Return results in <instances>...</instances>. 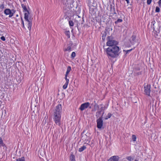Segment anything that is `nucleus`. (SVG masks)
I'll return each instance as SVG.
<instances>
[{
    "label": "nucleus",
    "instance_id": "14",
    "mask_svg": "<svg viewBox=\"0 0 161 161\" xmlns=\"http://www.w3.org/2000/svg\"><path fill=\"white\" fill-rule=\"evenodd\" d=\"M86 146H84V145L83 146H82V147L80 148L79 149L78 151L80 152H82L83 151H84V150H85V149H86Z\"/></svg>",
    "mask_w": 161,
    "mask_h": 161
},
{
    "label": "nucleus",
    "instance_id": "27",
    "mask_svg": "<svg viewBox=\"0 0 161 161\" xmlns=\"http://www.w3.org/2000/svg\"><path fill=\"white\" fill-rule=\"evenodd\" d=\"M69 24L70 26H72L74 25V23L71 20H70L69 21Z\"/></svg>",
    "mask_w": 161,
    "mask_h": 161
},
{
    "label": "nucleus",
    "instance_id": "37",
    "mask_svg": "<svg viewBox=\"0 0 161 161\" xmlns=\"http://www.w3.org/2000/svg\"><path fill=\"white\" fill-rule=\"evenodd\" d=\"M155 23V21H153L152 22H151L152 24H153V25H154V24Z\"/></svg>",
    "mask_w": 161,
    "mask_h": 161
},
{
    "label": "nucleus",
    "instance_id": "18",
    "mask_svg": "<svg viewBox=\"0 0 161 161\" xmlns=\"http://www.w3.org/2000/svg\"><path fill=\"white\" fill-rule=\"evenodd\" d=\"M4 145L2 138L0 137V147L3 146Z\"/></svg>",
    "mask_w": 161,
    "mask_h": 161
},
{
    "label": "nucleus",
    "instance_id": "4",
    "mask_svg": "<svg viewBox=\"0 0 161 161\" xmlns=\"http://www.w3.org/2000/svg\"><path fill=\"white\" fill-rule=\"evenodd\" d=\"M15 12L16 10L14 9L10 10L9 8H6L4 10V13L6 15H9V17L11 18L14 15Z\"/></svg>",
    "mask_w": 161,
    "mask_h": 161
},
{
    "label": "nucleus",
    "instance_id": "2",
    "mask_svg": "<svg viewBox=\"0 0 161 161\" xmlns=\"http://www.w3.org/2000/svg\"><path fill=\"white\" fill-rule=\"evenodd\" d=\"M62 112V107L60 104L56 106L53 111V119L56 124L59 126L61 125Z\"/></svg>",
    "mask_w": 161,
    "mask_h": 161
},
{
    "label": "nucleus",
    "instance_id": "9",
    "mask_svg": "<svg viewBox=\"0 0 161 161\" xmlns=\"http://www.w3.org/2000/svg\"><path fill=\"white\" fill-rule=\"evenodd\" d=\"M90 103L89 102H86L81 104L79 108L81 111H83L85 109L88 108L89 106Z\"/></svg>",
    "mask_w": 161,
    "mask_h": 161
},
{
    "label": "nucleus",
    "instance_id": "16",
    "mask_svg": "<svg viewBox=\"0 0 161 161\" xmlns=\"http://www.w3.org/2000/svg\"><path fill=\"white\" fill-rule=\"evenodd\" d=\"M71 70V68L70 66H69L67 67V70L66 73L65 75H68L69 73L70 72Z\"/></svg>",
    "mask_w": 161,
    "mask_h": 161
},
{
    "label": "nucleus",
    "instance_id": "23",
    "mask_svg": "<svg viewBox=\"0 0 161 161\" xmlns=\"http://www.w3.org/2000/svg\"><path fill=\"white\" fill-rule=\"evenodd\" d=\"M132 49L128 50H123V52H125L126 53L125 55H126V54H127L128 53H129L130 52L132 51Z\"/></svg>",
    "mask_w": 161,
    "mask_h": 161
},
{
    "label": "nucleus",
    "instance_id": "11",
    "mask_svg": "<svg viewBox=\"0 0 161 161\" xmlns=\"http://www.w3.org/2000/svg\"><path fill=\"white\" fill-rule=\"evenodd\" d=\"M119 158L118 156H114L111 157L108 161H118Z\"/></svg>",
    "mask_w": 161,
    "mask_h": 161
},
{
    "label": "nucleus",
    "instance_id": "26",
    "mask_svg": "<svg viewBox=\"0 0 161 161\" xmlns=\"http://www.w3.org/2000/svg\"><path fill=\"white\" fill-rule=\"evenodd\" d=\"M21 24L22 25V26L23 28H25L24 22L22 17H21Z\"/></svg>",
    "mask_w": 161,
    "mask_h": 161
},
{
    "label": "nucleus",
    "instance_id": "42",
    "mask_svg": "<svg viewBox=\"0 0 161 161\" xmlns=\"http://www.w3.org/2000/svg\"><path fill=\"white\" fill-rule=\"evenodd\" d=\"M103 36H103H103H102L103 39Z\"/></svg>",
    "mask_w": 161,
    "mask_h": 161
},
{
    "label": "nucleus",
    "instance_id": "22",
    "mask_svg": "<svg viewBox=\"0 0 161 161\" xmlns=\"http://www.w3.org/2000/svg\"><path fill=\"white\" fill-rule=\"evenodd\" d=\"M132 137L133 141L135 142L136 141V137L135 135H132Z\"/></svg>",
    "mask_w": 161,
    "mask_h": 161
},
{
    "label": "nucleus",
    "instance_id": "1",
    "mask_svg": "<svg viewBox=\"0 0 161 161\" xmlns=\"http://www.w3.org/2000/svg\"><path fill=\"white\" fill-rule=\"evenodd\" d=\"M120 50L119 47L117 46L109 47L104 49L105 53L109 59L114 58L118 57L120 53Z\"/></svg>",
    "mask_w": 161,
    "mask_h": 161
},
{
    "label": "nucleus",
    "instance_id": "12",
    "mask_svg": "<svg viewBox=\"0 0 161 161\" xmlns=\"http://www.w3.org/2000/svg\"><path fill=\"white\" fill-rule=\"evenodd\" d=\"M136 36L134 35H133L131 37L130 42L132 44H134L136 42Z\"/></svg>",
    "mask_w": 161,
    "mask_h": 161
},
{
    "label": "nucleus",
    "instance_id": "20",
    "mask_svg": "<svg viewBox=\"0 0 161 161\" xmlns=\"http://www.w3.org/2000/svg\"><path fill=\"white\" fill-rule=\"evenodd\" d=\"M69 84L68 82H65V84L63 86V88L64 89H66L68 86V84Z\"/></svg>",
    "mask_w": 161,
    "mask_h": 161
},
{
    "label": "nucleus",
    "instance_id": "30",
    "mask_svg": "<svg viewBox=\"0 0 161 161\" xmlns=\"http://www.w3.org/2000/svg\"><path fill=\"white\" fill-rule=\"evenodd\" d=\"M4 8V6L3 3L1 4L0 5V8L3 9Z\"/></svg>",
    "mask_w": 161,
    "mask_h": 161
},
{
    "label": "nucleus",
    "instance_id": "43",
    "mask_svg": "<svg viewBox=\"0 0 161 161\" xmlns=\"http://www.w3.org/2000/svg\"><path fill=\"white\" fill-rule=\"evenodd\" d=\"M103 36H103H103H102L103 39Z\"/></svg>",
    "mask_w": 161,
    "mask_h": 161
},
{
    "label": "nucleus",
    "instance_id": "44",
    "mask_svg": "<svg viewBox=\"0 0 161 161\" xmlns=\"http://www.w3.org/2000/svg\"><path fill=\"white\" fill-rule=\"evenodd\" d=\"M16 17H18V14H17V15H16Z\"/></svg>",
    "mask_w": 161,
    "mask_h": 161
},
{
    "label": "nucleus",
    "instance_id": "33",
    "mask_svg": "<svg viewBox=\"0 0 161 161\" xmlns=\"http://www.w3.org/2000/svg\"><path fill=\"white\" fill-rule=\"evenodd\" d=\"M111 116H112L111 114L110 113H108V114L107 116H108V118H109L111 117Z\"/></svg>",
    "mask_w": 161,
    "mask_h": 161
},
{
    "label": "nucleus",
    "instance_id": "41",
    "mask_svg": "<svg viewBox=\"0 0 161 161\" xmlns=\"http://www.w3.org/2000/svg\"><path fill=\"white\" fill-rule=\"evenodd\" d=\"M24 2H25L26 1V0H23Z\"/></svg>",
    "mask_w": 161,
    "mask_h": 161
},
{
    "label": "nucleus",
    "instance_id": "21",
    "mask_svg": "<svg viewBox=\"0 0 161 161\" xmlns=\"http://www.w3.org/2000/svg\"><path fill=\"white\" fill-rule=\"evenodd\" d=\"M123 20L122 19H118L117 21L115 22V24H117L119 22H121Z\"/></svg>",
    "mask_w": 161,
    "mask_h": 161
},
{
    "label": "nucleus",
    "instance_id": "3",
    "mask_svg": "<svg viewBox=\"0 0 161 161\" xmlns=\"http://www.w3.org/2000/svg\"><path fill=\"white\" fill-rule=\"evenodd\" d=\"M107 42L106 44L109 47H113L114 46H117L118 44V42L114 40V38L111 36H108L107 38Z\"/></svg>",
    "mask_w": 161,
    "mask_h": 161
},
{
    "label": "nucleus",
    "instance_id": "19",
    "mask_svg": "<svg viewBox=\"0 0 161 161\" xmlns=\"http://www.w3.org/2000/svg\"><path fill=\"white\" fill-rule=\"evenodd\" d=\"M65 34L69 38L70 37V33L69 31H65Z\"/></svg>",
    "mask_w": 161,
    "mask_h": 161
},
{
    "label": "nucleus",
    "instance_id": "38",
    "mask_svg": "<svg viewBox=\"0 0 161 161\" xmlns=\"http://www.w3.org/2000/svg\"><path fill=\"white\" fill-rule=\"evenodd\" d=\"M125 0V1H126V2H127V4H129V3H130V2H129V0Z\"/></svg>",
    "mask_w": 161,
    "mask_h": 161
},
{
    "label": "nucleus",
    "instance_id": "24",
    "mask_svg": "<svg viewBox=\"0 0 161 161\" xmlns=\"http://www.w3.org/2000/svg\"><path fill=\"white\" fill-rule=\"evenodd\" d=\"M76 55L75 53L73 52L72 53V54L71 55V58H74Z\"/></svg>",
    "mask_w": 161,
    "mask_h": 161
},
{
    "label": "nucleus",
    "instance_id": "7",
    "mask_svg": "<svg viewBox=\"0 0 161 161\" xmlns=\"http://www.w3.org/2000/svg\"><path fill=\"white\" fill-rule=\"evenodd\" d=\"M24 19L26 21L28 22V28L29 31L31 30V27L32 25L31 21L30 18L28 19V16H27V14H25L24 16Z\"/></svg>",
    "mask_w": 161,
    "mask_h": 161
},
{
    "label": "nucleus",
    "instance_id": "31",
    "mask_svg": "<svg viewBox=\"0 0 161 161\" xmlns=\"http://www.w3.org/2000/svg\"><path fill=\"white\" fill-rule=\"evenodd\" d=\"M152 1V0H147V4L148 5H150Z\"/></svg>",
    "mask_w": 161,
    "mask_h": 161
},
{
    "label": "nucleus",
    "instance_id": "36",
    "mask_svg": "<svg viewBox=\"0 0 161 161\" xmlns=\"http://www.w3.org/2000/svg\"><path fill=\"white\" fill-rule=\"evenodd\" d=\"M142 74L141 72H138L136 73V74L137 75H141Z\"/></svg>",
    "mask_w": 161,
    "mask_h": 161
},
{
    "label": "nucleus",
    "instance_id": "28",
    "mask_svg": "<svg viewBox=\"0 0 161 161\" xmlns=\"http://www.w3.org/2000/svg\"><path fill=\"white\" fill-rule=\"evenodd\" d=\"M160 9L159 7L157 6L156 8L155 12H160Z\"/></svg>",
    "mask_w": 161,
    "mask_h": 161
},
{
    "label": "nucleus",
    "instance_id": "29",
    "mask_svg": "<svg viewBox=\"0 0 161 161\" xmlns=\"http://www.w3.org/2000/svg\"><path fill=\"white\" fill-rule=\"evenodd\" d=\"M67 76H68V75H65V79L66 80V82H68L69 83V79H67Z\"/></svg>",
    "mask_w": 161,
    "mask_h": 161
},
{
    "label": "nucleus",
    "instance_id": "15",
    "mask_svg": "<svg viewBox=\"0 0 161 161\" xmlns=\"http://www.w3.org/2000/svg\"><path fill=\"white\" fill-rule=\"evenodd\" d=\"M16 161H25V159L24 157H22L17 158Z\"/></svg>",
    "mask_w": 161,
    "mask_h": 161
},
{
    "label": "nucleus",
    "instance_id": "17",
    "mask_svg": "<svg viewBox=\"0 0 161 161\" xmlns=\"http://www.w3.org/2000/svg\"><path fill=\"white\" fill-rule=\"evenodd\" d=\"M70 161H75V156L73 154H71L70 156Z\"/></svg>",
    "mask_w": 161,
    "mask_h": 161
},
{
    "label": "nucleus",
    "instance_id": "34",
    "mask_svg": "<svg viewBox=\"0 0 161 161\" xmlns=\"http://www.w3.org/2000/svg\"><path fill=\"white\" fill-rule=\"evenodd\" d=\"M158 4L159 7H161V0H159L158 2Z\"/></svg>",
    "mask_w": 161,
    "mask_h": 161
},
{
    "label": "nucleus",
    "instance_id": "10",
    "mask_svg": "<svg viewBox=\"0 0 161 161\" xmlns=\"http://www.w3.org/2000/svg\"><path fill=\"white\" fill-rule=\"evenodd\" d=\"M21 6L22 7V8L23 9V12H25V14H24V16H25V14H27V16H29V13L28 10H27V8L26 7V5H25L23 3H21Z\"/></svg>",
    "mask_w": 161,
    "mask_h": 161
},
{
    "label": "nucleus",
    "instance_id": "32",
    "mask_svg": "<svg viewBox=\"0 0 161 161\" xmlns=\"http://www.w3.org/2000/svg\"><path fill=\"white\" fill-rule=\"evenodd\" d=\"M0 39L1 40L3 41H5V38L4 36H2L0 37Z\"/></svg>",
    "mask_w": 161,
    "mask_h": 161
},
{
    "label": "nucleus",
    "instance_id": "35",
    "mask_svg": "<svg viewBox=\"0 0 161 161\" xmlns=\"http://www.w3.org/2000/svg\"><path fill=\"white\" fill-rule=\"evenodd\" d=\"M127 159L129 160H131V157L129 156L128 157L126 158Z\"/></svg>",
    "mask_w": 161,
    "mask_h": 161
},
{
    "label": "nucleus",
    "instance_id": "25",
    "mask_svg": "<svg viewBox=\"0 0 161 161\" xmlns=\"http://www.w3.org/2000/svg\"><path fill=\"white\" fill-rule=\"evenodd\" d=\"M65 51H71V47L70 46H68L65 49Z\"/></svg>",
    "mask_w": 161,
    "mask_h": 161
},
{
    "label": "nucleus",
    "instance_id": "40",
    "mask_svg": "<svg viewBox=\"0 0 161 161\" xmlns=\"http://www.w3.org/2000/svg\"><path fill=\"white\" fill-rule=\"evenodd\" d=\"M137 69L138 70H139L140 69L139 68H138Z\"/></svg>",
    "mask_w": 161,
    "mask_h": 161
},
{
    "label": "nucleus",
    "instance_id": "5",
    "mask_svg": "<svg viewBox=\"0 0 161 161\" xmlns=\"http://www.w3.org/2000/svg\"><path fill=\"white\" fill-rule=\"evenodd\" d=\"M103 114L104 113L102 114L101 117L97 120V127L98 129H101L103 126V122L102 118Z\"/></svg>",
    "mask_w": 161,
    "mask_h": 161
},
{
    "label": "nucleus",
    "instance_id": "6",
    "mask_svg": "<svg viewBox=\"0 0 161 161\" xmlns=\"http://www.w3.org/2000/svg\"><path fill=\"white\" fill-rule=\"evenodd\" d=\"M74 0H63V3L68 8L72 7L71 5L74 3Z\"/></svg>",
    "mask_w": 161,
    "mask_h": 161
},
{
    "label": "nucleus",
    "instance_id": "13",
    "mask_svg": "<svg viewBox=\"0 0 161 161\" xmlns=\"http://www.w3.org/2000/svg\"><path fill=\"white\" fill-rule=\"evenodd\" d=\"M102 110L100 111H98L96 113V116L97 118L99 117L100 118V117H101L102 114L104 113V112H103L102 113Z\"/></svg>",
    "mask_w": 161,
    "mask_h": 161
},
{
    "label": "nucleus",
    "instance_id": "39",
    "mask_svg": "<svg viewBox=\"0 0 161 161\" xmlns=\"http://www.w3.org/2000/svg\"><path fill=\"white\" fill-rule=\"evenodd\" d=\"M108 118H108V116H106V117H105V119H108Z\"/></svg>",
    "mask_w": 161,
    "mask_h": 161
},
{
    "label": "nucleus",
    "instance_id": "8",
    "mask_svg": "<svg viewBox=\"0 0 161 161\" xmlns=\"http://www.w3.org/2000/svg\"><path fill=\"white\" fill-rule=\"evenodd\" d=\"M144 89V92L145 94L150 96L151 92V85H147L145 86Z\"/></svg>",
    "mask_w": 161,
    "mask_h": 161
}]
</instances>
